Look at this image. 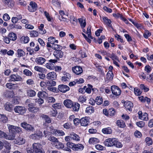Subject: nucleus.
I'll return each instance as SVG.
<instances>
[{
  "label": "nucleus",
  "instance_id": "37998d69",
  "mask_svg": "<svg viewBox=\"0 0 153 153\" xmlns=\"http://www.w3.org/2000/svg\"><path fill=\"white\" fill-rule=\"evenodd\" d=\"M62 105L61 103H58L53 104L52 107L56 110V109H60L61 108Z\"/></svg>",
  "mask_w": 153,
  "mask_h": 153
},
{
  "label": "nucleus",
  "instance_id": "58836bf2",
  "mask_svg": "<svg viewBox=\"0 0 153 153\" xmlns=\"http://www.w3.org/2000/svg\"><path fill=\"white\" fill-rule=\"evenodd\" d=\"M145 142L146 145L148 146L151 145L152 144L153 141L152 139L150 137H146L145 140Z\"/></svg>",
  "mask_w": 153,
  "mask_h": 153
},
{
  "label": "nucleus",
  "instance_id": "603ef678",
  "mask_svg": "<svg viewBox=\"0 0 153 153\" xmlns=\"http://www.w3.org/2000/svg\"><path fill=\"white\" fill-rule=\"evenodd\" d=\"M39 35L38 32L35 30L31 31L30 33V35L32 37H37Z\"/></svg>",
  "mask_w": 153,
  "mask_h": 153
},
{
  "label": "nucleus",
  "instance_id": "39448f33",
  "mask_svg": "<svg viewBox=\"0 0 153 153\" xmlns=\"http://www.w3.org/2000/svg\"><path fill=\"white\" fill-rule=\"evenodd\" d=\"M43 134L42 131H39L35 133L31 134L30 136V138L34 140H39L42 138Z\"/></svg>",
  "mask_w": 153,
  "mask_h": 153
},
{
  "label": "nucleus",
  "instance_id": "f257e3e1",
  "mask_svg": "<svg viewBox=\"0 0 153 153\" xmlns=\"http://www.w3.org/2000/svg\"><path fill=\"white\" fill-rule=\"evenodd\" d=\"M105 145L107 147L113 146L117 148H120L122 146L121 143L119 142L117 139L115 138H109L107 139L104 142Z\"/></svg>",
  "mask_w": 153,
  "mask_h": 153
},
{
  "label": "nucleus",
  "instance_id": "13d9d810",
  "mask_svg": "<svg viewBox=\"0 0 153 153\" xmlns=\"http://www.w3.org/2000/svg\"><path fill=\"white\" fill-rule=\"evenodd\" d=\"M57 113V110H54L52 109L51 110L50 112V114L51 116L52 117H55L56 116V114Z\"/></svg>",
  "mask_w": 153,
  "mask_h": 153
},
{
  "label": "nucleus",
  "instance_id": "bb28decb",
  "mask_svg": "<svg viewBox=\"0 0 153 153\" xmlns=\"http://www.w3.org/2000/svg\"><path fill=\"white\" fill-rule=\"evenodd\" d=\"M114 74L111 71H108L106 74V79L108 80L111 81L113 79Z\"/></svg>",
  "mask_w": 153,
  "mask_h": 153
},
{
  "label": "nucleus",
  "instance_id": "9b49d317",
  "mask_svg": "<svg viewBox=\"0 0 153 153\" xmlns=\"http://www.w3.org/2000/svg\"><path fill=\"white\" fill-rule=\"evenodd\" d=\"M70 89L69 87L64 85H60L58 86V90L62 93H65Z\"/></svg>",
  "mask_w": 153,
  "mask_h": 153
},
{
  "label": "nucleus",
  "instance_id": "79ce46f5",
  "mask_svg": "<svg viewBox=\"0 0 153 153\" xmlns=\"http://www.w3.org/2000/svg\"><path fill=\"white\" fill-rule=\"evenodd\" d=\"M78 19L81 28L83 29L86 26V23L85 20L83 22V20L82 18H79Z\"/></svg>",
  "mask_w": 153,
  "mask_h": 153
},
{
  "label": "nucleus",
  "instance_id": "09e8293b",
  "mask_svg": "<svg viewBox=\"0 0 153 153\" xmlns=\"http://www.w3.org/2000/svg\"><path fill=\"white\" fill-rule=\"evenodd\" d=\"M17 53L18 57L22 56L25 55V52L21 49H18L17 50Z\"/></svg>",
  "mask_w": 153,
  "mask_h": 153
},
{
  "label": "nucleus",
  "instance_id": "b1692460",
  "mask_svg": "<svg viewBox=\"0 0 153 153\" xmlns=\"http://www.w3.org/2000/svg\"><path fill=\"white\" fill-rule=\"evenodd\" d=\"M102 19L104 23L107 25L108 26L111 27V22L110 19H108L107 17L104 16L102 17Z\"/></svg>",
  "mask_w": 153,
  "mask_h": 153
},
{
  "label": "nucleus",
  "instance_id": "bf43d9fd",
  "mask_svg": "<svg viewBox=\"0 0 153 153\" xmlns=\"http://www.w3.org/2000/svg\"><path fill=\"white\" fill-rule=\"evenodd\" d=\"M23 73L26 76H31L32 74L31 72L26 69H25L23 71Z\"/></svg>",
  "mask_w": 153,
  "mask_h": 153
},
{
  "label": "nucleus",
  "instance_id": "c03bdc74",
  "mask_svg": "<svg viewBox=\"0 0 153 153\" xmlns=\"http://www.w3.org/2000/svg\"><path fill=\"white\" fill-rule=\"evenodd\" d=\"M44 27V25L43 24H41L40 25L39 27V28L40 30L39 33L41 34H44L46 33L45 30L43 29Z\"/></svg>",
  "mask_w": 153,
  "mask_h": 153
},
{
  "label": "nucleus",
  "instance_id": "6e6552de",
  "mask_svg": "<svg viewBox=\"0 0 153 153\" xmlns=\"http://www.w3.org/2000/svg\"><path fill=\"white\" fill-rule=\"evenodd\" d=\"M112 94L116 96H119L121 93V91L119 88L115 85H112L111 87Z\"/></svg>",
  "mask_w": 153,
  "mask_h": 153
},
{
  "label": "nucleus",
  "instance_id": "0e129e2a",
  "mask_svg": "<svg viewBox=\"0 0 153 153\" xmlns=\"http://www.w3.org/2000/svg\"><path fill=\"white\" fill-rule=\"evenodd\" d=\"M63 126L64 128L68 129L71 128V124L70 123H67L64 124Z\"/></svg>",
  "mask_w": 153,
  "mask_h": 153
},
{
  "label": "nucleus",
  "instance_id": "e2e57ef3",
  "mask_svg": "<svg viewBox=\"0 0 153 153\" xmlns=\"http://www.w3.org/2000/svg\"><path fill=\"white\" fill-rule=\"evenodd\" d=\"M151 70V66L149 65H147L145 66V71L148 74H149Z\"/></svg>",
  "mask_w": 153,
  "mask_h": 153
},
{
  "label": "nucleus",
  "instance_id": "a18cd8bd",
  "mask_svg": "<svg viewBox=\"0 0 153 153\" xmlns=\"http://www.w3.org/2000/svg\"><path fill=\"white\" fill-rule=\"evenodd\" d=\"M7 88L10 89H14L16 87V85L10 83H7L6 85Z\"/></svg>",
  "mask_w": 153,
  "mask_h": 153
},
{
  "label": "nucleus",
  "instance_id": "ea45409f",
  "mask_svg": "<svg viewBox=\"0 0 153 153\" xmlns=\"http://www.w3.org/2000/svg\"><path fill=\"white\" fill-rule=\"evenodd\" d=\"M52 48L55 51H56V50L62 49V47L59 45L56 44L54 43L52 45Z\"/></svg>",
  "mask_w": 153,
  "mask_h": 153
},
{
  "label": "nucleus",
  "instance_id": "aec40b11",
  "mask_svg": "<svg viewBox=\"0 0 153 153\" xmlns=\"http://www.w3.org/2000/svg\"><path fill=\"white\" fill-rule=\"evenodd\" d=\"M89 123V120L86 117L82 118L81 119L80 123L82 126H86L88 125Z\"/></svg>",
  "mask_w": 153,
  "mask_h": 153
},
{
  "label": "nucleus",
  "instance_id": "dca6fc26",
  "mask_svg": "<svg viewBox=\"0 0 153 153\" xmlns=\"http://www.w3.org/2000/svg\"><path fill=\"white\" fill-rule=\"evenodd\" d=\"M73 102L69 99L66 100L63 102V104L65 106L69 108H72V106H73Z\"/></svg>",
  "mask_w": 153,
  "mask_h": 153
},
{
  "label": "nucleus",
  "instance_id": "4d7b16f0",
  "mask_svg": "<svg viewBox=\"0 0 153 153\" xmlns=\"http://www.w3.org/2000/svg\"><path fill=\"white\" fill-rule=\"evenodd\" d=\"M44 100L41 98H39L35 100V103H37L39 105H42L44 103Z\"/></svg>",
  "mask_w": 153,
  "mask_h": 153
},
{
  "label": "nucleus",
  "instance_id": "4be33fe9",
  "mask_svg": "<svg viewBox=\"0 0 153 153\" xmlns=\"http://www.w3.org/2000/svg\"><path fill=\"white\" fill-rule=\"evenodd\" d=\"M35 62L39 65H42L46 61L45 58L42 57H38L35 60Z\"/></svg>",
  "mask_w": 153,
  "mask_h": 153
},
{
  "label": "nucleus",
  "instance_id": "680f3d73",
  "mask_svg": "<svg viewBox=\"0 0 153 153\" xmlns=\"http://www.w3.org/2000/svg\"><path fill=\"white\" fill-rule=\"evenodd\" d=\"M134 92L136 95L139 96L141 94L142 91L139 89L135 88H134Z\"/></svg>",
  "mask_w": 153,
  "mask_h": 153
},
{
  "label": "nucleus",
  "instance_id": "f8f14e48",
  "mask_svg": "<svg viewBox=\"0 0 153 153\" xmlns=\"http://www.w3.org/2000/svg\"><path fill=\"white\" fill-rule=\"evenodd\" d=\"M72 70L76 75L80 74L83 72L82 68L79 66H76L72 67Z\"/></svg>",
  "mask_w": 153,
  "mask_h": 153
},
{
  "label": "nucleus",
  "instance_id": "4468645a",
  "mask_svg": "<svg viewBox=\"0 0 153 153\" xmlns=\"http://www.w3.org/2000/svg\"><path fill=\"white\" fill-rule=\"evenodd\" d=\"M9 133L8 135H7L6 133V135H4V138L7 140H14L16 136V134L15 133H13V132L9 131Z\"/></svg>",
  "mask_w": 153,
  "mask_h": 153
},
{
  "label": "nucleus",
  "instance_id": "5fc2aeb1",
  "mask_svg": "<svg viewBox=\"0 0 153 153\" xmlns=\"http://www.w3.org/2000/svg\"><path fill=\"white\" fill-rule=\"evenodd\" d=\"M98 139L96 138H91L90 139L89 142L90 144H94L97 142Z\"/></svg>",
  "mask_w": 153,
  "mask_h": 153
},
{
  "label": "nucleus",
  "instance_id": "f704fd0d",
  "mask_svg": "<svg viewBox=\"0 0 153 153\" xmlns=\"http://www.w3.org/2000/svg\"><path fill=\"white\" fill-rule=\"evenodd\" d=\"M80 105L77 102L73 103V106H72L73 110L75 111H78L79 109Z\"/></svg>",
  "mask_w": 153,
  "mask_h": 153
},
{
  "label": "nucleus",
  "instance_id": "412c9836",
  "mask_svg": "<svg viewBox=\"0 0 153 153\" xmlns=\"http://www.w3.org/2000/svg\"><path fill=\"white\" fill-rule=\"evenodd\" d=\"M71 135V139L76 141L80 140V137L77 134L73 132H71L69 134Z\"/></svg>",
  "mask_w": 153,
  "mask_h": 153
},
{
  "label": "nucleus",
  "instance_id": "3c124183",
  "mask_svg": "<svg viewBox=\"0 0 153 153\" xmlns=\"http://www.w3.org/2000/svg\"><path fill=\"white\" fill-rule=\"evenodd\" d=\"M48 86L47 89L48 90L54 92L58 91V90L56 88L52 87L53 86H49V85H48Z\"/></svg>",
  "mask_w": 153,
  "mask_h": 153
},
{
  "label": "nucleus",
  "instance_id": "72a5a7b5",
  "mask_svg": "<svg viewBox=\"0 0 153 153\" xmlns=\"http://www.w3.org/2000/svg\"><path fill=\"white\" fill-rule=\"evenodd\" d=\"M4 108L5 109L8 111H10L13 108V105L9 103H7L5 105Z\"/></svg>",
  "mask_w": 153,
  "mask_h": 153
},
{
  "label": "nucleus",
  "instance_id": "c9c22d12",
  "mask_svg": "<svg viewBox=\"0 0 153 153\" xmlns=\"http://www.w3.org/2000/svg\"><path fill=\"white\" fill-rule=\"evenodd\" d=\"M139 99L142 102H146L148 104L150 102V99L148 98L147 97H143L142 96L139 97Z\"/></svg>",
  "mask_w": 153,
  "mask_h": 153
},
{
  "label": "nucleus",
  "instance_id": "f03ea898",
  "mask_svg": "<svg viewBox=\"0 0 153 153\" xmlns=\"http://www.w3.org/2000/svg\"><path fill=\"white\" fill-rule=\"evenodd\" d=\"M33 149H30L27 148V153H45L41 147V145L39 143H34L33 144Z\"/></svg>",
  "mask_w": 153,
  "mask_h": 153
},
{
  "label": "nucleus",
  "instance_id": "8fccbe9b",
  "mask_svg": "<svg viewBox=\"0 0 153 153\" xmlns=\"http://www.w3.org/2000/svg\"><path fill=\"white\" fill-rule=\"evenodd\" d=\"M108 113L109 116L113 117L115 115V112L113 108H111L109 109Z\"/></svg>",
  "mask_w": 153,
  "mask_h": 153
},
{
  "label": "nucleus",
  "instance_id": "2f4dec72",
  "mask_svg": "<svg viewBox=\"0 0 153 153\" xmlns=\"http://www.w3.org/2000/svg\"><path fill=\"white\" fill-rule=\"evenodd\" d=\"M40 117L43 120H45V122L48 123H50L51 121L50 118L47 115L42 114L40 116Z\"/></svg>",
  "mask_w": 153,
  "mask_h": 153
},
{
  "label": "nucleus",
  "instance_id": "a19ab883",
  "mask_svg": "<svg viewBox=\"0 0 153 153\" xmlns=\"http://www.w3.org/2000/svg\"><path fill=\"white\" fill-rule=\"evenodd\" d=\"M95 101L98 105H101L103 102L102 98L100 96L97 97L95 99Z\"/></svg>",
  "mask_w": 153,
  "mask_h": 153
},
{
  "label": "nucleus",
  "instance_id": "4c0bfd02",
  "mask_svg": "<svg viewBox=\"0 0 153 153\" xmlns=\"http://www.w3.org/2000/svg\"><path fill=\"white\" fill-rule=\"evenodd\" d=\"M116 124L118 126L121 128H124L125 126V123L122 120H117Z\"/></svg>",
  "mask_w": 153,
  "mask_h": 153
},
{
  "label": "nucleus",
  "instance_id": "cd10ccee",
  "mask_svg": "<svg viewBox=\"0 0 153 153\" xmlns=\"http://www.w3.org/2000/svg\"><path fill=\"white\" fill-rule=\"evenodd\" d=\"M14 93L13 91H6L4 94L5 97L7 98L13 97L14 96Z\"/></svg>",
  "mask_w": 153,
  "mask_h": 153
},
{
  "label": "nucleus",
  "instance_id": "49530a36",
  "mask_svg": "<svg viewBox=\"0 0 153 153\" xmlns=\"http://www.w3.org/2000/svg\"><path fill=\"white\" fill-rule=\"evenodd\" d=\"M79 102L81 103L85 102L86 100V97L85 96L83 95L80 96L78 99Z\"/></svg>",
  "mask_w": 153,
  "mask_h": 153
},
{
  "label": "nucleus",
  "instance_id": "7ed1b4c3",
  "mask_svg": "<svg viewBox=\"0 0 153 153\" xmlns=\"http://www.w3.org/2000/svg\"><path fill=\"white\" fill-rule=\"evenodd\" d=\"M43 133L45 137H46L48 140L54 143V144L58 142V139L50 134V132L48 131H44Z\"/></svg>",
  "mask_w": 153,
  "mask_h": 153
},
{
  "label": "nucleus",
  "instance_id": "7c9ffc66",
  "mask_svg": "<svg viewBox=\"0 0 153 153\" xmlns=\"http://www.w3.org/2000/svg\"><path fill=\"white\" fill-rule=\"evenodd\" d=\"M8 36L9 37L10 40L12 41H15L17 39L16 34L13 32H11L9 33Z\"/></svg>",
  "mask_w": 153,
  "mask_h": 153
},
{
  "label": "nucleus",
  "instance_id": "a878e982",
  "mask_svg": "<svg viewBox=\"0 0 153 153\" xmlns=\"http://www.w3.org/2000/svg\"><path fill=\"white\" fill-rule=\"evenodd\" d=\"M27 96L29 97H33L36 95V92L33 90L28 89L27 90Z\"/></svg>",
  "mask_w": 153,
  "mask_h": 153
},
{
  "label": "nucleus",
  "instance_id": "6ab92c4d",
  "mask_svg": "<svg viewBox=\"0 0 153 153\" xmlns=\"http://www.w3.org/2000/svg\"><path fill=\"white\" fill-rule=\"evenodd\" d=\"M15 143L19 145L24 144L25 142V140L21 137H19L15 140Z\"/></svg>",
  "mask_w": 153,
  "mask_h": 153
},
{
  "label": "nucleus",
  "instance_id": "393cba45",
  "mask_svg": "<svg viewBox=\"0 0 153 153\" xmlns=\"http://www.w3.org/2000/svg\"><path fill=\"white\" fill-rule=\"evenodd\" d=\"M94 111V107L91 106H90L87 107L85 111V112L89 114H91L93 113Z\"/></svg>",
  "mask_w": 153,
  "mask_h": 153
},
{
  "label": "nucleus",
  "instance_id": "5701e85b",
  "mask_svg": "<svg viewBox=\"0 0 153 153\" xmlns=\"http://www.w3.org/2000/svg\"><path fill=\"white\" fill-rule=\"evenodd\" d=\"M84 146L82 144H78L74 145L73 150L80 151L82 150L84 148Z\"/></svg>",
  "mask_w": 153,
  "mask_h": 153
},
{
  "label": "nucleus",
  "instance_id": "774afa93",
  "mask_svg": "<svg viewBox=\"0 0 153 153\" xmlns=\"http://www.w3.org/2000/svg\"><path fill=\"white\" fill-rule=\"evenodd\" d=\"M146 80L150 82H153V73L149 75V78H147Z\"/></svg>",
  "mask_w": 153,
  "mask_h": 153
},
{
  "label": "nucleus",
  "instance_id": "0eeeda50",
  "mask_svg": "<svg viewBox=\"0 0 153 153\" xmlns=\"http://www.w3.org/2000/svg\"><path fill=\"white\" fill-rule=\"evenodd\" d=\"M21 126L26 130L29 131L33 132L35 130L34 128L31 125L25 122L22 123Z\"/></svg>",
  "mask_w": 153,
  "mask_h": 153
},
{
  "label": "nucleus",
  "instance_id": "a211bd4d",
  "mask_svg": "<svg viewBox=\"0 0 153 153\" xmlns=\"http://www.w3.org/2000/svg\"><path fill=\"white\" fill-rule=\"evenodd\" d=\"M10 80L15 81H20L22 79V77L19 75L16 74H13L10 76Z\"/></svg>",
  "mask_w": 153,
  "mask_h": 153
},
{
  "label": "nucleus",
  "instance_id": "338daca9",
  "mask_svg": "<svg viewBox=\"0 0 153 153\" xmlns=\"http://www.w3.org/2000/svg\"><path fill=\"white\" fill-rule=\"evenodd\" d=\"M46 93L45 92L39 91L37 94V96L39 98H43L45 96Z\"/></svg>",
  "mask_w": 153,
  "mask_h": 153
},
{
  "label": "nucleus",
  "instance_id": "de8ad7c7",
  "mask_svg": "<svg viewBox=\"0 0 153 153\" xmlns=\"http://www.w3.org/2000/svg\"><path fill=\"white\" fill-rule=\"evenodd\" d=\"M21 41L24 43H27L29 40V38L27 36H22L21 39Z\"/></svg>",
  "mask_w": 153,
  "mask_h": 153
},
{
  "label": "nucleus",
  "instance_id": "423d86ee",
  "mask_svg": "<svg viewBox=\"0 0 153 153\" xmlns=\"http://www.w3.org/2000/svg\"><path fill=\"white\" fill-rule=\"evenodd\" d=\"M7 126L9 131H10L13 133L16 134V133H19L22 131L21 128L19 127L10 124L7 125Z\"/></svg>",
  "mask_w": 153,
  "mask_h": 153
},
{
  "label": "nucleus",
  "instance_id": "2eb2a0df",
  "mask_svg": "<svg viewBox=\"0 0 153 153\" xmlns=\"http://www.w3.org/2000/svg\"><path fill=\"white\" fill-rule=\"evenodd\" d=\"M56 73L54 72L48 73L46 75V78L48 79L55 80L56 79Z\"/></svg>",
  "mask_w": 153,
  "mask_h": 153
},
{
  "label": "nucleus",
  "instance_id": "6e6d98bb",
  "mask_svg": "<svg viewBox=\"0 0 153 153\" xmlns=\"http://www.w3.org/2000/svg\"><path fill=\"white\" fill-rule=\"evenodd\" d=\"M140 117H141L140 119L141 120L145 121H147L148 120V114L146 113H144Z\"/></svg>",
  "mask_w": 153,
  "mask_h": 153
},
{
  "label": "nucleus",
  "instance_id": "c85d7f7f",
  "mask_svg": "<svg viewBox=\"0 0 153 153\" xmlns=\"http://www.w3.org/2000/svg\"><path fill=\"white\" fill-rule=\"evenodd\" d=\"M54 144L56 148L58 149H62L64 147V145L63 144L59 142L58 140V142H56Z\"/></svg>",
  "mask_w": 153,
  "mask_h": 153
},
{
  "label": "nucleus",
  "instance_id": "e433bc0d",
  "mask_svg": "<svg viewBox=\"0 0 153 153\" xmlns=\"http://www.w3.org/2000/svg\"><path fill=\"white\" fill-rule=\"evenodd\" d=\"M54 135L57 136H62L64 135L65 134V133L64 132L60 130H56V131L54 132Z\"/></svg>",
  "mask_w": 153,
  "mask_h": 153
},
{
  "label": "nucleus",
  "instance_id": "9d476101",
  "mask_svg": "<svg viewBox=\"0 0 153 153\" xmlns=\"http://www.w3.org/2000/svg\"><path fill=\"white\" fill-rule=\"evenodd\" d=\"M49 62L47 63L46 64V67L50 70H53L55 69V67L53 63H55L57 62L56 60L50 59L49 61Z\"/></svg>",
  "mask_w": 153,
  "mask_h": 153
},
{
  "label": "nucleus",
  "instance_id": "864d4df0",
  "mask_svg": "<svg viewBox=\"0 0 153 153\" xmlns=\"http://www.w3.org/2000/svg\"><path fill=\"white\" fill-rule=\"evenodd\" d=\"M47 83L49 86H54L56 85V83L55 81H54L53 80H48L47 81Z\"/></svg>",
  "mask_w": 153,
  "mask_h": 153
},
{
  "label": "nucleus",
  "instance_id": "473e14b6",
  "mask_svg": "<svg viewBox=\"0 0 153 153\" xmlns=\"http://www.w3.org/2000/svg\"><path fill=\"white\" fill-rule=\"evenodd\" d=\"M7 118L5 115L0 114V122L5 123L7 122Z\"/></svg>",
  "mask_w": 153,
  "mask_h": 153
},
{
  "label": "nucleus",
  "instance_id": "20e7f679",
  "mask_svg": "<svg viewBox=\"0 0 153 153\" xmlns=\"http://www.w3.org/2000/svg\"><path fill=\"white\" fill-rule=\"evenodd\" d=\"M14 110L15 113L22 115L25 113L27 111V109L25 107L20 106H16Z\"/></svg>",
  "mask_w": 153,
  "mask_h": 153
},
{
  "label": "nucleus",
  "instance_id": "052dcab7",
  "mask_svg": "<svg viewBox=\"0 0 153 153\" xmlns=\"http://www.w3.org/2000/svg\"><path fill=\"white\" fill-rule=\"evenodd\" d=\"M49 128V129L48 128L46 131H49L50 133V134H53L54 135L55 134L54 132L56 131V129H53L52 126H50Z\"/></svg>",
  "mask_w": 153,
  "mask_h": 153
},
{
  "label": "nucleus",
  "instance_id": "c756f323",
  "mask_svg": "<svg viewBox=\"0 0 153 153\" xmlns=\"http://www.w3.org/2000/svg\"><path fill=\"white\" fill-rule=\"evenodd\" d=\"M102 132L104 134H110L112 133V130L110 127H108L103 128L102 130Z\"/></svg>",
  "mask_w": 153,
  "mask_h": 153
},
{
  "label": "nucleus",
  "instance_id": "ddd939ff",
  "mask_svg": "<svg viewBox=\"0 0 153 153\" xmlns=\"http://www.w3.org/2000/svg\"><path fill=\"white\" fill-rule=\"evenodd\" d=\"M54 56L57 59L62 58L63 55V53L60 50L55 51L53 53Z\"/></svg>",
  "mask_w": 153,
  "mask_h": 153
},
{
  "label": "nucleus",
  "instance_id": "f3484780",
  "mask_svg": "<svg viewBox=\"0 0 153 153\" xmlns=\"http://www.w3.org/2000/svg\"><path fill=\"white\" fill-rule=\"evenodd\" d=\"M124 106L129 111H131L133 105L131 102L127 101L124 102Z\"/></svg>",
  "mask_w": 153,
  "mask_h": 153
},
{
  "label": "nucleus",
  "instance_id": "69168bd1",
  "mask_svg": "<svg viewBox=\"0 0 153 153\" xmlns=\"http://www.w3.org/2000/svg\"><path fill=\"white\" fill-rule=\"evenodd\" d=\"M151 33L149 32L148 30H145V33L143 34V36L145 38H148L151 35Z\"/></svg>",
  "mask_w": 153,
  "mask_h": 153
},
{
  "label": "nucleus",
  "instance_id": "1a4fd4ad",
  "mask_svg": "<svg viewBox=\"0 0 153 153\" xmlns=\"http://www.w3.org/2000/svg\"><path fill=\"white\" fill-rule=\"evenodd\" d=\"M27 9L30 12H35L37 9L36 4L34 1L30 2L29 5L28 6Z\"/></svg>",
  "mask_w": 153,
  "mask_h": 153
}]
</instances>
